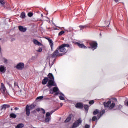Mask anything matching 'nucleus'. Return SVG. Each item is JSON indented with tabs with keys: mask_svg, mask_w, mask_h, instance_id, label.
Listing matches in <instances>:
<instances>
[{
	"mask_svg": "<svg viewBox=\"0 0 128 128\" xmlns=\"http://www.w3.org/2000/svg\"><path fill=\"white\" fill-rule=\"evenodd\" d=\"M70 48V44H63L59 46L56 51H55L51 56L52 58H56L58 56H64L66 52H68V48Z\"/></svg>",
	"mask_w": 128,
	"mask_h": 128,
	"instance_id": "1",
	"label": "nucleus"
},
{
	"mask_svg": "<svg viewBox=\"0 0 128 128\" xmlns=\"http://www.w3.org/2000/svg\"><path fill=\"white\" fill-rule=\"evenodd\" d=\"M48 78L49 80L48 84L47 85L48 88H52V86H56V84L54 82V76L52 74L50 73L48 74Z\"/></svg>",
	"mask_w": 128,
	"mask_h": 128,
	"instance_id": "2",
	"label": "nucleus"
},
{
	"mask_svg": "<svg viewBox=\"0 0 128 128\" xmlns=\"http://www.w3.org/2000/svg\"><path fill=\"white\" fill-rule=\"evenodd\" d=\"M36 104H32L30 106L28 105L26 106V110L27 116H30V110H32L36 108Z\"/></svg>",
	"mask_w": 128,
	"mask_h": 128,
	"instance_id": "3",
	"label": "nucleus"
},
{
	"mask_svg": "<svg viewBox=\"0 0 128 128\" xmlns=\"http://www.w3.org/2000/svg\"><path fill=\"white\" fill-rule=\"evenodd\" d=\"M104 106H105V108H108L110 110H112V108H114L116 106V104H112V101L110 100L107 102H104Z\"/></svg>",
	"mask_w": 128,
	"mask_h": 128,
	"instance_id": "4",
	"label": "nucleus"
},
{
	"mask_svg": "<svg viewBox=\"0 0 128 128\" xmlns=\"http://www.w3.org/2000/svg\"><path fill=\"white\" fill-rule=\"evenodd\" d=\"M1 92L3 94L4 96H8V91H6V86H4V83H2L1 84Z\"/></svg>",
	"mask_w": 128,
	"mask_h": 128,
	"instance_id": "5",
	"label": "nucleus"
},
{
	"mask_svg": "<svg viewBox=\"0 0 128 128\" xmlns=\"http://www.w3.org/2000/svg\"><path fill=\"white\" fill-rule=\"evenodd\" d=\"M105 113H106V111L104 110H103L100 112V111L98 110H96L94 112L93 114L94 116H96V114H98V118H100Z\"/></svg>",
	"mask_w": 128,
	"mask_h": 128,
	"instance_id": "6",
	"label": "nucleus"
},
{
	"mask_svg": "<svg viewBox=\"0 0 128 128\" xmlns=\"http://www.w3.org/2000/svg\"><path fill=\"white\" fill-rule=\"evenodd\" d=\"M91 47H89L88 48H92L93 50H96L98 48V43L96 42H92L90 43Z\"/></svg>",
	"mask_w": 128,
	"mask_h": 128,
	"instance_id": "7",
	"label": "nucleus"
},
{
	"mask_svg": "<svg viewBox=\"0 0 128 128\" xmlns=\"http://www.w3.org/2000/svg\"><path fill=\"white\" fill-rule=\"evenodd\" d=\"M82 120H78V121L76 122V123L74 124L73 128H78V126H80V124H82Z\"/></svg>",
	"mask_w": 128,
	"mask_h": 128,
	"instance_id": "8",
	"label": "nucleus"
},
{
	"mask_svg": "<svg viewBox=\"0 0 128 128\" xmlns=\"http://www.w3.org/2000/svg\"><path fill=\"white\" fill-rule=\"evenodd\" d=\"M16 68L18 70H22L23 68H24V63H20L16 66Z\"/></svg>",
	"mask_w": 128,
	"mask_h": 128,
	"instance_id": "9",
	"label": "nucleus"
},
{
	"mask_svg": "<svg viewBox=\"0 0 128 128\" xmlns=\"http://www.w3.org/2000/svg\"><path fill=\"white\" fill-rule=\"evenodd\" d=\"M0 72L2 74H6V68L4 66H0Z\"/></svg>",
	"mask_w": 128,
	"mask_h": 128,
	"instance_id": "10",
	"label": "nucleus"
},
{
	"mask_svg": "<svg viewBox=\"0 0 128 128\" xmlns=\"http://www.w3.org/2000/svg\"><path fill=\"white\" fill-rule=\"evenodd\" d=\"M77 44H78V46H79V48H84V50H86V48H88V47H86L84 44H80V42H78Z\"/></svg>",
	"mask_w": 128,
	"mask_h": 128,
	"instance_id": "11",
	"label": "nucleus"
},
{
	"mask_svg": "<svg viewBox=\"0 0 128 128\" xmlns=\"http://www.w3.org/2000/svg\"><path fill=\"white\" fill-rule=\"evenodd\" d=\"M50 44V46L52 50H54V42H52V40L50 38H47Z\"/></svg>",
	"mask_w": 128,
	"mask_h": 128,
	"instance_id": "12",
	"label": "nucleus"
},
{
	"mask_svg": "<svg viewBox=\"0 0 128 128\" xmlns=\"http://www.w3.org/2000/svg\"><path fill=\"white\" fill-rule=\"evenodd\" d=\"M18 28L20 32H26L27 30L26 28H24L22 26H19Z\"/></svg>",
	"mask_w": 128,
	"mask_h": 128,
	"instance_id": "13",
	"label": "nucleus"
},
{
	"mask_svg": "<svg viewBox=\"0 0 128 128\" xmlns=\"http://www.w3.org/2000/svg\"><path fill=\"white\" fill-rule=\"evenodd\" d=\"M33 42L36 44V46H42V43L40 42L38 40H33Z\"/></svg>",
	"mask_w": 128,
	"mask_h": 128,
	"instance_id": "14",
	"label": "nucleus"
},
{
	"mask_svg": "<svg viewBox=\"0 0 128 128\" xmlns=\"http://www.w3.org/2000/svg\"><path fill=\"white\" fill-rule=\"evenodd\" d=\"M50 80H48V78H46L42 80V84L44 85L46 84H48V82H49Z\"/></svg>",
	"mask_w": 128,
	"mask_h": 128,
	"instance_id": "15",
	"label": "nucleus"
},
{
	"mask_svg": "<svg viewBox=\"0 0 128 128\" xmlns=\"http://www.w3.org/2000/svg\"><path fill=\"white\" fill-rule=\"evenodd\" d=\"M59 90H58V88H56V87H55L53 89V92H56V96H58V92H59Z\"/></svg>",
	"mask_w": 128,
	"mask_h": 128,
	"instance_id": "16",
	"label": "nucleus"
},
{
	"mask_svg": "<svg viewBox=\"0 0 128 128\" xmlns=\"http://www.w3.org/2000/svg\"><path fill=\"white\" fill-rule=\"evenodd\" d=\"M76 106L77 108H84V105L82 104L78 103L76 104Z\"/></svg>",
	"mask_w": 128,
	"mask_h": 128,
	"instance_id": "17",
	"label": "nucleus"
},
{
	"mask_svg": "<svg viewBox=\"0 0 128 128\" xmlns=\"http://www.w3.org/2000/svg\"><path fill=\"white\" fill-rule=\"evenodd\" d=\"M10 108V106L8 105V104H4L2 106V110H6V108Z\"/></svg>",
	"mask_w": 128,
	"mask_h": 128,
	"instance_id": "18",
	"label": "nucleus"
},
{
	"mask_svg": "<svg viewBox=\"0 0 128 128\" xmlns=\"http://www.w3.org/2000/svg\"><path fill=\"white\" fill-rule=\"evenodd\" d=\"M72 120V115H70L69 117H68L66 120H65L66 123L70 122Z\"/></svg>",
	"mask_w": 128,
	"mask_h": 128,
	"instance_id": "19",
	"label": "nucleus"
},
{
	"mask_svg": "<svg viewBox=\"0 0 128 128\" xmlns=\"http://www.w3.org/2000/svg\"><path fill=\"white\" fill-rule=\"evenodd\" d=\"M16 128H24V124H18L16 127Z\"/></svg>",
	"mask_w": 128,
	"mask_h": 128,
	"instance_id": "20",
	"label": "nucleus"
},
{
	"mask_svg": "<svg viewBox=\"0 0 128 128\" xmlns=\"http://www.w3.org/2000/svg\"><path fill=\"white\" fill-rule=\"evenodd\" d=\"M6 4V1L4 0H0V6H4Z\"/></svg>",
	"mask_w": 128,
	"mask_h": 128,
	"instance_id": "21",
	"label": "nucleus"
},
{
	"mask_svg": "<svg viewBox=\"0 0 128 128\" xmlns=\"http://www.w3.org/2000/svg\"><path fill=\"white\" fill-rule=\"evenodd\" d=\"M21 18H26V13L22 12L20 16Z\"/></svg>",
	"mask_w": 128,
	"mask_h": 128,
	"instance_id": "22",
	"label": "nucleus"
},
{
	"mask_svg": "<svg viewBox=\"0 0 128 128\" xmlns=\"http://www.w3.org/2000/svg\"><path fill=\"white\" fill-rule=\"evenodd\" d=\"M10 116L12 118H16V115L14 114H12L10 115Z\"/></svg>",
	"mask_w": 128,
	"mask_h": 128,
	"instance_id": "23",
	"label": "nucleus"
},
{
	"mask_svg": "<svg viewBox=\"0 0 128 128\" xmlns=\"http://www.w3.org/2000/svg\"><path fill=\"white\" fill-rule=\"evenodd\" d=\"M50 117H46V118L45 120V122H50Z\"/></svg>",
	"mask_w": 128,
	"mask_h": 128,
	"instance_id": "24",
	"label": "nucleus"
},
{
	"mask_svg": "<svg viewBox=\"0 0 128 128\" xmlns=\"http://www.w3.org/2000/svg\"><path fill=\"white\" fill-rule=\"evenodd\" d=\"M65 32H64V31H62L58 34L59 36H62V34H64Z\"/></svg>",
	"mask_w": 128,
	"mask_h": 128,
	"instance_id": "25",
	"label": "nucleus"
},
{
	"mask_svg": "<svg viewBox=\"0 0 128 128\" xmlns=\"http://www.w3.org/2000/svg\"><path fill=\"white\" fill-rule=\"evenodd\" d=\"M84 108L86 110H88L90 107L88 105H85L84 106Z\"/></svg>",
	"mask_w": 128,
	"mask_h": 128,
	"instance_id": "26",
	"label": "nucleus"
},
{
	"mask_svg": "<svg viewBox=\"0 0 128 128\" xmlns=\"http://www.w3.org/2000/svg\"><path fill=\"white\" fill-rule=\"evenodd\" d=\"M14 86L15 88H20V86H18V82H15Z\"/></svg>",
	"mask_w": 128,
	"mask_h": 128,
	"instance_id": "27",
	"label": "nucleus"
},
{
	"mask_svg": "<svg viewBox=\"0 0 128 128\" xmlns=\"http://www.w3.org/2000/svg\"><path fill=\"white\" fill-rule=\"evenodd\" d=\"M36 100H44V96H42L38 97L36 98Z\"/></svg>",
	"mask_w": 128,
	"mask_h": 128,
	"instance_id": "28",
	"label": "nucleus"
},
{
	"mask_svg": "<svg viewBox=\"0 0 128 128\" xmlns=\"http://www.w3.org/2000/svg\"><path fill=\"white\" fill-rule=\"evenodd\" d=\"M80 30H84V28H86V26H80Z\"/></svg>",
	"mask_w": 128,
	"mask_h": 128,
	"instance_id": "29",
	"label": "nucleus"
},
{
	"mask_svg": "<svg viewBox=\"0 0 128 128\" xmlns=\"http://www.w3.org/2000/svg\"><path fill=\"white\" fill-rule=\"evenodd\" d=\"M98 120V118H96V116H94L93 117L92 120V122H96V120Z\"/></svg>",
	"mask_w": 128,
	"mask_h": 128,
	"instance_id": "30",
	"label": "nucleus"
},
{
	"mask_svg": "<svg viewBox=\"0 0 128 128\" xmlns=\"http://www.w3.org/2000/svg\"><path fill=\"white\" fill-rule=\"evenodd\" d=\"M32 16H34V14L32 12H30L28 14V16H29V18H32Z\"/></svg>",
	"mask_w": 128,
	"mask_h": 128,
	"instance_id": "31",
	"label": "nucleus"
},
{
	"mask_svg": "<svg viewBox=\"0 0 128 128\" xmlns=\"http://www.w3.org/2000/svg\"><path fill=\"white\" fill-rule=\"evenodd\" d=\"M50 113L48 112L46 114V118H50Z\"/></svg>",
	"mask_w": 128,
	"mask_h": 128,
	"instance_id": "32",
	"label": "nucleus"
},
{
	"mask_svg": "<svg viewBox=\"0 0 128 128\" xmlns=\"http://www.w3.org/2000/svg\"><path fill=\"white\" fill-rule=\"evenodd\" d=\"M89 104H94V100H92L90 101Z\"/></svg>",
	"mask_w": 128,
	"mask_h": 128,
	"instance_id": "33",
	"label": "nucleus"
},
{
	"mask_svg": "<svg viewBox=\"0 0 128 128\" xmlns=\"http://www.w3.org/2000/svg\"><path fill=\"white\" fill-rule=\"evenodd\" d=\"M60 98L61 100H64V98L62 96H60Z\"/></svg>",
	"mask_w": 128,
	"mask_h": 128,
	"instance_id": "34",
	"label": "nucleus"
},
{
	"mask_svg": "<svg viewBox=\"0 0 128 128\" xmlns=\"http://www.w3.org/2000/svg\"><path fill=\"white\" fill-rule=\"evenodd\" d=\"M4 62L5 64H8V60L6 58H4Z\"/></svg>",
	"mask_w": 128,
	"mask_h": 128,
	"instance_id": "35",
	"label": "nucleus"
},
{
	"mask_svg": "<svg viewBox=\"0 0 128 128\" xmlns=\"http://www.w3.org/2000/svg\"><path fill=\"white\" fill-rule=\"evenodd\" d=\"M38 52H42V49L40 48H39L38 50Z\"/></svg>",
	"mask_w": 128,
	"mask_h": 128,
	"instance_id": "36",
	"label": "nucleus"
},
{
	"mask_svg": "<svg viewBox=\"0 0 128 128\" xmlns=\"http://www.w3.org/2000/svg\"><path fill=\"white\" fill-rule=\"evenodd\" d=\"M54 90H50V94H54Z\"/></svg>",
	"mask_w": 128,
	"mask_h": 128,
	"instance_id": "37",
	"label": "nucleus"
},
{
	"mask_svg": "<svg viewBox=\"0 0 128 128\" xmlns=\"http://www.w3.org/2000/svg\"><path fill=\"white\" fill-rule=\"evenodd\" d=\"M90 126L89 125L86 124L85 126V128H90Z\"/></svg>",
	"mask_w": 128,
	"mask_h": 128,
	"instance_id": "38",
	"label": "nucleus"
},
{
	"mask_svg": "<svg viewBox=\"0 0 128 128\" xmlns=\"http://www.w3.org/2000/svg\"><path fill=\"white\" fill-rule=\"evenodd\" d=\"M42 112L43 114H46V110H44L42 109Z\"/></svg>",
	"mask_w": 128,
	"mask_h": 128,
	"instance_id": "39",
	"label": "nucleus"
},
{
	"mask_svg": "<svg viewBox=\"0 0 128 128\" xmlns=\"http://www.w3.org/2000/svg\"><path fill=\"white\" fill-rule=\"evenodd\" d=\"M42 110V109L38 108L37 109V112H40Z\"/></svg>",
	"mask_w": 128,
	"mask_h": 128,
	"instance_id": "40",
	"label": "nucleus"
},
{
	"mask_svg": "<svg viewBox=\"0 0 128 128\" xmlns=\"http://www.w3.org/2000/svg\"><path fill=\"white\" fill-rule=\"evenodd\" d=\"M114 2H120V0H114Z\"/></svg>",
	"mask_w": 128,
	"mask_h": 128,
	"instance_id": "41",
	"label": "nucleus"
},
{
	"mask_svg": "<svg viewBox=\"0 0 128 128\" xmlns=\"http://www.w3.org/2000/svg\"><path fill=\"white\" fill-rule=\"evenodd\" d=\"M16 110H20V108H15V109H14Z\"/></svg>",
	"mask_w": 128,
	"mask_h": 128,
	"instance_id": "42",
	"label": "nucleus"
},
{
	"mask_svg": "<svg viewBox=\"0 0 128 128\" xmlns=\"http://www.w3.org/2000/svg\"><path fill=\"white\" fill-rule=\"evenodd\" d=\"M114 100H115V102H118V100H116V98H114Z\"/></svg>",
	"mask_w": 128,
	"mask_h": 128,
	"instance_id": "43",
	"label": "nucleus"
},
{
	"mask_svg": "<svg viewBox=\"0 0 128 128\" xmlns=\"http://www.w3.org/2000/svg\"><path fill=\"white\" fill-rule=\"evenodd\" d=\"M0 52H2V49L0 48Z\"/></svg>",
	"mask_w": 128,
	"mask_h": 128,
	"instance_id": "44",
	"label": "nucleus"
},
{
	"mask_svg": "<svg viewBox=\"0 0 128 128\" xmlns=\"http://www.w3.org/2000/svg\"><path fill=\"white\" fill-rule=\"evenodd\" d=\"M63 104H61V106H62Z\"/></svg>",
	"mask_w": 128,
	"mask_h": 128,
	"instance_id": "45",
	"label": "nucleus"
},
{
	"mask_svg": "<svg viewBox=\"0 0 128 128\" xmlns=\"http://www.w3.org/2000/svg\"><path fill=\"white\" fill-rule=\"evenodd\" d=\"M58 110V108H57V110H56L55 111H56Z\"/></svg>",
	"mask_w": 128,
	"mask_h": 128,
	"instance_id": "46",
	"label": "nucleus"
},
{
	"mask_svg": "<svg viewBox=\"0 0 128 128\" xmlns=\"http://www.w3.org/2000/svg\"><path fill=\"white\" fill-rule=\"evenodd\" d=\"M127 106H128V102H127V104H126Z\"/></svg>",
	"mask_w": 128,
	"mask_h": 128,
	"instance_id": "47",
	"label": "nucleus"
},
{
	"mask_svg": "<svg viewBox=\"0 0 128 128\" xmlns=\"http://www.w3.org/2000/svg\"><path fill=\"white\" fill-rule=\"evenodd\" d=\"M11 110H12H12H13L12 108V109H11Z\"/></svg>",
	"mask_w": 128,
	"mask_h": 128,
	"instance_id": "48",
	"label": "nucleus"
},
{
	"mask_svg": "<svg viewBox=\"0 0 128 128\" xmlns=\"http://www.w3.org/2000/svg\"><path fill=\"white\" fill-rule=\"evenodd\" d=\"M42 16H44V15L42 14Z\"/></svg>",
	"mask_w": 128,
	"mask_h": 128,
	"instance_id": "49",
	"label": "nucleus"
},
{
	"mask_svg": "<svg viewBox=\"0 0 128 128\" xmlns=\"http://www.w3.org/2000/svg\"><path fill=\"white\" fill-rule=\"evenodd\" d=\"M53 112H52V114Z\"/></svg>",
	"mask_w": 128,
	"mask_h": 128,
	"instance_id": "50",
	"label": "nucleus"
}]
</instances>
